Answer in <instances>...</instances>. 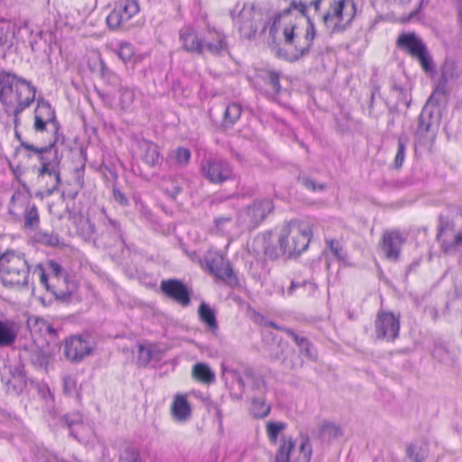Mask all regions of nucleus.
<instances>
[{
    "label": "nucleus",
    "mask_w": 462,
    "mask_h": 462,
    "mask_svg": "<svg viewBox=\"0 0 462 462\" xmlns=\"http://www.w3.org/2000/svg\"><path fill=\"white\" fill-rule=\"evenodd\" d=\"M48 272L50 273L51 281L55 282L59 286L65 288L62 280L68 275H63V269L60 263L53 260H49L47 263Z\"/></svg>",
    "instance_id": "nucleus-40"
},
{
    "label": "nucleus",
    "mask_w": 462,
    "mask_h": 462,
    "mask_svg": "<svg viewBox=\"0 0 462 462\" xmlns=\"http://www.w3.org/2000/svg\"><path fill=\"white\" fill-rule=\"evenodd\" d=\"M113 198L119 205L123 207H126L129 204L127 197L118 188H113Z\"/></svg>",
    "instance_id": "nucleus-56"
},
{
    "label": "nucleus",
    "mask_w": 462,
    "mask_h": 462,
    "mask_svg": "<svg viewBox=\"0 0 462 462\" xmlns=\"http://www.w3.org/2000/svg\"><path fill=\"white\" fill-rule=\"evenodd\" d=\"M33 272L39 273L41 283L44 285L47 291H51L57 300L62 302H68L71 299L76 290V284L74 282L70 281L69 277H65L62 280V283L65 284V288H62L53 281H51V283H49L48 275L42 264H37Z\"/></svg>",
    "instance_id": "nucleus-15"
},
{
    "label": "nucleus",
    "mask_w": 462,
    "mask_h": 462,
    "mask_svg": "<svg viewBox=\"0 0 462 462\" xmlns=\"http://www.w3.org/2000/svg\"><path fill=\"white\" fill-rule=\"evenodd\" d=\"M223 372L230 374L232 377L237 382V383L243 388L244 392H245L247 387V380L244 376V373L241 374L237 370L227 369L226 367H223Z\"/></svg>",
    "instance_id": "nucleus-53"
},
{
    "label": "nucleus",
    "mask_w": 462,
    "mask_h": 462,
    "mask_svg": "<svg viewBox=\"0 0 462 462\" xmlns=\"http://www.w3.org/2000/svg\"><path fill=\"white\" fill-rule=\"evenodd\" d=\"M14 136L20 142L23 148L27 151H32L38 154L42 166L38 169V178L43 179L45 175L52 177V183L46 189L47 195H51L58 189L60 184V164L61 156L59 155L58 151L55 149L51 153L52 149L55 147L57 138L53 139L48 145L43 147H37L28 142L23 140L21 134L17 129H14Z\"/></svg>",
    "instance_id": "nucleus-3"
},
{
    "label": "nucleus",
    "mask_w": 462,
    "mask_h": 462,
    "mask_svg": "<svg viewBox=\"0 0 462 462\" xmlns=\"http://www.w3.org/2000/svg\"><path fill=\"white\" fill-rule=\"evenodd\" d=\"M60 423L69 428L70 434L76 438L72 427L82 423V415L79 412L66 414L60 418Z\"/></svg>",
    "instance_id": "nucleus-44"
},
{
    "label": "nucleus",
    "mask_w": 462,
    "mask_h": 462,
    "mask_svg": "<svg viewBox=\"0 0 462 462\" xmlns=\"http://www.w3.org/2000/svg\"><path fill=\"white\" fill-rule=\"evenodd\" d=\"M192 376L203 383L208 384L215 381V374L209 366L204 363H197L193 365Z\"/></svg>",
    "instance_id": "nucleus-29"
},
{
    "label": "nucleus",
    "mask_w": 462,
    "mask_h": 462,
    "mask_svg": "<svg viewBox=\"0 0 462 462\" xmlns=\"http://www.w3.org/2000/svg\"><path fill=\"white\" fill-rule=\"evenodd\" d=\"M19 327L14 320L0 319V347L12 346L18 335Z\"/></svg>",
    "instance_id": "nucleus-24"
},
{
    "label": "nucleus",
    "mask_w": 462,
    "mask_h": 462,
    "mask_svg": "<svg viewBox=\"0 0 462 462\" xmlns=\"http://www.w3.org/2000/svg\"><path fill=\"white\" fill-rule=\"evenodd\" d=\"M310 6L330 34L345 32L356 14L352 0H312Z\"/></svg>",
    "instance_id": "nucleus-2"
},
{
    "label": "nucleus",
    "mask_w": 462,
    "mask_h": 462,
    "mask_svg": "<svg viewBox=\"0 0 462 462\" xmlns=\"http://www.w3.org/2000/svg\"><path fill=\"white\" fill-rule=\"evenodd\" d=\"M286 428V424L281 421H269L266 424L267 436L271 442L275 443L279 433Z\"/></svg>",
    "instance_id": "nucleus-45"
},
{
    "label": "nucleus",
    "mask_w": 462,
    "mask_h": 462,
    "mask_svg": "<svg viewBox=\"0 0 462 462\" xmlns=\"http://www.w3.org/2000/svg\"><path fill=\"white\" fill-rule=\"evenodd\" d=\"M291 7L299 10V12L307 18L308 22L304 36V42L302 44L298 43L294 45V52L292 53V56L290 59V60L295 61L306 56L310 52V50L313 45V41L316 37V29L314 18L310 17L307 14L309 7L313 8L312 6H310V3L308 5L306 2L302 1H291Z\"/></svg>",
    "instance_id": "nucleus-10"
},
{
    "label": "nucleus",
    "mask_w": 462,
    "mask_h": 462,
    "mask_svg": "<svg viewBox=\"0 0 462 462\" xmlns=\"http://www.w3.org/2000/svg\"><path fill=\"white\" fill-rule=\"evenodd\" d=\"M462 75V62L446 60L441 68L440 77L447 80L457 79Z\"/></svg>",
    "instance_id": "nucleus-33"
},
{
    "label": "nucleus",
    "mask_w": 462,
    "mask_h": 462,
    "mask_svg": "<svg viewBox=\"0 0 462 462\" xmlns=\"http://www.w3.org/2000/svg\"><path fill=\"white\" fill-rule=\"evenodd\" d=\"M134 55V48L130 42H124L119 44L118 56L125 63L131 61Z\"/></svg>",
    "instance_id": "nucleus-46"
},
{
    "label": "nucleus",
    "mask_w": 462,
    "mask_h": 462,
    "mask_svg": "<svg viewBox=\"0 0 462 462\" xmlns=\"http://www.w3.org/2000/svg\"><path fill=\"white\" fill-rule=\"evenodd\" d=\"M139 12V5L136 0H125L116 5L106 17V23L112 30L123 28L134 15Z\"/></svg>",
    "instance_id": "nucleus-14"
},
{
    "label": "nucleus",
    "mask_w": 462,
    "mask_h": 462,
    "mask_svg": "<svg viewBox=\"0 0 462 462\" xmlns=\"http://www.w3.org/2000/svg\"><path fill=\"white\" fill-rule=\"evenodd\" d=\"M27 327L32 333L41 332L45 329L49 335H56L55 328L51 325L48 324L43 319L39 317H30L27 319Z\"/></svg>",
    "instance_id": "nucleus-31"
},
{
    "label": "nucleus",
    "mask_w": 462,
    "mask_h": 462,
    "mask_svg": "<svg viewBox=\"0 0 462 462\" xmlns=\"http://www.w3.org/2000/svg\"><path fill=\"white\" fill-rule=\"evenodd\" d=\"M273 202L270 199H260L254 200L250 205L241 210L238 214L240 226L252 231L273 212Z\"/></svg>",
    "instance_id": "nucleus-7"
},
{
    "label": "nucleus",
    "mask_w": 462,
    "mask_h": 462,
    "mask_svg": "<svg viewBox=\"0 0 462 462\" xmlns=\"http://www.w3.org/2000/svg\"><path fill=\"white\" fill-rule=\"evenodd\" d=\"M30 265L24 254L6 251L0 256V280L5 287L28 288Z\"/></svg>",
    "instance_id": "nucleus-5"
},
{
    "label": "nucleus",
    "mask_w": 462,
    "mask_h": 462,
    "mask_svg": "<svg viewBox=\"0 0 462 462\" xmlns=\"http://www.w3.org/2000/svg\"><path fill=\"white\" fill-rule=\"evenodd\" d=\"M300 452L304 462H310L312 448L310 443V439L307 436L302 437V440L300 446Z\"/></svg>",
    "instance_id": "nucleus-51"
},
{
    "label": "nucleus",
    "mask_w": 462,
    "mask_h": 462,
    "mask_svg": "<svg viewBox=\"0 0 462 462\" xmlns=\"http://www.w3.org/2000/svg\"><path fill=\"white\" fill-rule=\"evenodd\" d=\"M182 191V188L178 184H173L171 188H165L164 192L171 199H176V197Z\"/></svg>",
    "instance_id": "nucleus-62"
},
{
    "label": "nucleus",
    "mask_w": 462,
    "mask_h": 462,
    "mask_svg": "<svg viewBox=\"0 0 462 462\" xmlns=\"http://www.w3.org/2000/svg\"><path fill=\"white\" fill-rule=\"evenodd\" d=\"M137 147L140 151V159L149 167L157 166L162 157L159 147L152 142L146 139L137 141Z\"/></svg>",
    "instance_id": "nucleus-22"
},
{
    "label": "nucleus",
    "mask_w": 462,
    "mask_h": 462,
    "mask_svg": "<svg viewBox=\"0 0 462 462\" xmlns=\"http://www.w3.org/2000/svg\"><path fill=\"white\" fill-rule=\"evenodd\" d=\"M190 151L188 148L182 146L176 148L169 153V158L180 167L188 165L190 161Z\"/></svg>",
    "instance_id": "nucleus-36"
},
{
    "label": "nucleus",
    "mask_w": 462,
    "mask_h": 462,
    "mask_svg": "<svg viewBox=\"0 0 462 462\" xmlns=\"http://www.w3.org/2000/svg\"><path fill=\"white\" fill-rule=\"evenodd\" d=\"M12 45H13V42L9 38L8 31L1 28L0 29V46H6L7 48H10Z\"/></svg>",
    "instance_id": "nucleus-60"
},
{
    "label": "nucleus",
    "mask_w": 462,
    "mask_h": 462,
    "mask_svg": "<svg viewBox=\"0 0 462 462\" xmlns=\"http://www.w3.org/2000/svg\"><path fill=\"white\" fill-rule=\"evenodd\" d=\"M199 316L202 322H204L212 333L217 330V322L214 310L206 303H201L199 308Z\"/></svg>",
    "instance_id": "nucleus-30"
},
{
    "label": "nucleus",
    "mask_w": 462,
    "mask_h": 462,
    "mask_svg": "<svg viewBox=\"0 0 462 462\" xmlns=\"http://www.w3.org/2000/svg\"><path fill=\"white\" fill-rule=\"evenodd\" d=\"M294 447L295 443L291 438L283 439L277 450L274 462H293L291 459V452Z\"/></svg>",
    "instance_id": "nucleus-32"
},
{
    "label": "nucleus",
    "mask_w": 462,
    "mask_h": 462,
    "mask_svg": "<svg viewBox=\"0 0 462 462\" xmlns=\"http://www.w3.org/2000/svg\"><path fill=\"white\" fill-rule=\"evenodd\" d=\"M307 285H310V286H312V284L307 281H302V282H295V281H292L291 282V285L288 289V294L289 295H292L293 292L297 290V289H300V288H304L306 287Z\"/></svg>",
    "instance_id": "nucleus-61"
},
{
    "label": "nucleus",
    "mask_w": 462,
    "mask_h": 462,
    "mask_svg": "<svg viewBox=\"0 0 462 462\" xmlns=\"http://www.w3.org/2000/svg\"><path fill=\"white\" fill-rule=\"evenodd\" d=\"M120 103L125 108L131 106L134 100V92L132 88L127 87H121L120 88Z\"/></svg>",
    "instance_id": "nucleus-49"
},
{
    "label": "nucleus",
    "mask_w": 462,
    "mask_h": 462,
    "mask_svg": "<svg viewBox=\"0 0 462 462\" xmlns=\"http://www.w3.org/2000/svg\"><path fill=\"white\" fill-rule=\"evenodd\" d=\"M310 240L311 230L309 225L294 219L281 229L279 247L273 244L272 233H263L254 239L252 250L256 254H263L269 260H276L281 255L294 259L308 249Z\"/></svg>",
    "instance_id": "nucleus-1"
},
{
    "label": "nucleus",
    "mask_w": 462,
    "mask_h": 462,
    "mask_svg": "<svg viewBox=\"0 0 462 462\" xmlns=\"http://www.w3.org/2000/svg\"><path fill=\"white\" fill-rule=\"evenodd\" d=\"M33 102H29V99L27 98L26 102H20L17 105H14V106L4 107L5 113L7 116H13V122L14 125V129H17L18 126L21 124L20 120V115L27 108L29 107Z\"/></svg>",
    "instance_id": "nucleus-37"
},
{
    "label": "nucleus",
    "mask_w": 462,
    "mask_h": 462,
    "mask_svg": "<svg viewBox=\"0 0 462 462\" xmlns=\"http://www.w3.org/2000/svg\"><path fill=\"white\" fill-rule=\"evenodd\" d=\"M171 416L177 421H185L190 416V406L184 395H176L171 407Z\"/></svg>",
    "instance_id": "nucleus-26"
},
{
    "label": "nucleus",
    "mask_w": 462,
    "mask_h": 462,
    "mask_svg": "<svg viewBox=\"0 0 462 462\" xmlns=\"http://www.w3.org/2000/svg\"><path fill=\"white\" fill-rule=\"evenodd\" d=\"M125 459L128 462H143L138 450L133 447H127L124 450Z\"/></svg>",
    "instance_id": "nucleus-55"
},
{
    "label": "nucleus",
    "mask_w": 462,
    "mask_h": 462,
    "mask_svg": "<svg viewBox=\"0 0 462 462\" xmlns=\"http://www.w3.org/2000/svg\"><path fill=\"white\" fill-rule=\"evenodd\" d=\"M161 290L168 297L174 300L183 307H186L190 303V292L188 287L180 280H163L161 282Z\"/></svg>",
    "instance_id": "nucleus-19"
},
{
    "label": "nucleus",
    "mask_w": 462,
    "mask_h": 462,
    "mask_svg": "<svg viewBox=\"0 0 462 462\" xmlns=\"http://www.w3.org/2000/svg\"><path fill=\"white\" fill-rule=\"evenodd\" d=\"M298 180L309 190L317 191V190H324L326 189V185L323 183H318L313 179L310 178L307 175L300 174L298 177Z\"/></svg>",
    "instance_id": "nucleus-47"
},
{
    "label": "nucleus",
    "mask_w": 462,
    "mask_h": 462,
    "mask_svg": "<svg viewBox=\"0 0 462 462\" xmlns=\"http://www.w3.org/2000/svg\"><path fill=\"white\" fill-rule=\"evenodd\" d=\"M180 40L186 51L196 54H202L204 52L203 41L192 27L185 26L181 28L180 30Z\"/></svg>",
    "instance_id": "nucleus-21"
},
{
    "label": "nucleus",
    "mask_w": 462,
    "mask_h": 462,
    "mask_svg": "<svg viewBox=\"0 0 462 462\" xmlns=\"http://www.w3.org/2000/svg\"><path fill=\"white\" fill-rule=\"evenodd\" d=\"M47 125L52 127L54 139L57 138L60 124L56 118L55 111L49 102L42 99L38 100L37 106L34 110L33 129L36 133L46 131Z\"/></svg>",
    "instance_id": "nucleus-13"
},
{
    "label": "nucleus",
    "mask_w": 462,
    "mask_h": 462,
    "mask_svg": "<svg viewBox=\"0 0 462 462\" xmlns=\"http://www.w3.org/2000/svg\"><path fill=\"white\" fill-rule=\"evenodd\" d=\"M439 124V118L436 115V109L424 106L418 117L415 132L417 141L422 145L431 143L436 137Z\"/></svg>",
    "instance_id": "nucleus-9"
},
{
    "label": "nucleus",
    "mask_w": 462,
    "mask_h": 462,
    "mask_svg": "<svg viewBox=\"0 0 462 462\" xmlns=\"http://www.w3.org/2000/svg\"><path fill=\"white\" fill-rule=\"evenodd\" d=\"M232 221V217H216L215 220H214V224H215V227L218 230V231H221L222 228L224 227V226L227 223H230Z\"/></svg>",
    "instance_id": "nucleus-64"
},
{
    "label": "nucleus",
    "mask_w": 462,
    "mask_h": 462,
    "mask_svg": "<svg viewBox=\"0 0 462 462\" xmlns=\"http://www.w3.org/2000/svg\"><path fill=\"white\" fill-rule=\"evenodd\" d=\"M437 240L445 253L456 251L462 245V228L440 215Z\"/></svg>",
    "instance_id": "nucleus-12"
},
{
    "label": "nucleus",
    "mask_w": 462,
    "mask_h": 462,
    "mask_svg": "<svg viewBox=\"0 0 462 462\" xmlns=\"http://www.w3.org/2000/svg\"><path fill=\"white\" fill-rule=\"evenodd\" d=\"M257 16H260V14H257L253 6L245 5L237 17L233 18L243 37L247 39L254 37L258 30Z\"/></svg>",
    "instance_id": "nucleus-18"
},
{
    "label": "nucleus",
    "mask_w": 462,
    "mask_h": 462,
    "mask_svg": "<svg viewBox=\"0 0 462 462\" xmlns=\"http://www.w3.org/2000/svg\"><path fill=\"white\" fill-rule=\"evenodd\" d=\"M216 42H208L204 44V51L207 50L213 55H219L227 50L226 36L220 32H215Z\"/></svg>",
    "instance_id": "nucleus-34"
},
{
    "label": "nucleus",
    "mask_w": 462,
    "mask_h": 462,
    "mask_svg": "<svg viewBox=\"0 0 462 462\" xmlns=\"http://www.w3.org/2000/svg\"><path fill=\"white\" fill-rule=\"evenodd\" d=\"M202 176L212 184L220 185L235 179L234 168L226 159L208 157L200 164Z\"/></svg>",
    "instance_id": "nucleus-8"
},
{
    "label": "nucleus",
    "mask_w": 462,
    "mask_h": 462,
    "mask_svg": "<svg viewBox=\"0 0 462 462\" xmlns=\"http://www.w3.org/2000/svg\"><path fill=\"white\" fill-rule=\"evenodd\" d=\"M284 333H286L289 337L292 338L294 343L300 348V353L304 354L306 356L311 358L313 355L311 354V343L310 340L301 335L297 334L295 331L291 329H284Z\"/></svg>",
    "instance_id": "nucleus-35"
},
{
    "label": "nucleus",
    "mask_w": 462,
    "mask_h": 462,
    "mask_svg": "<svg viewBox=\"0 0 462 462\" xmlns=\"http://www.w3.org/2000/svg\"><path fill=\"white\" fill-rule=\"evenodd\" d=\"M41 241L42 244L50 246H57L60 243L59 236L55 233L41 234Z\"/></svg>",
    "instance_id": "nucleus-54"
},
{
    "label": "nucleus",
    "mask_w": 462,
    "mask_h": 462,
    "mask_svg": "<svg viewBox=\"0 0 462 462\" xmlns=\"http://www.w3.org/2000/svg\"><path fill=\"white\" fill-rule=\"evenodd\" d=\"M30 359L32 364L38 368L46 369L49 364V356L41 349L32 351Z\"/></svg>",
    "instance_id": "nucleus-43"
},
{
    "label": "nucleus",
    "mask_w": 462,
    "mask_h": 462,
    "mask_svg": "<svg viewBox=\"0 0 462 462\" xmlns=\"http://www.w3.org/2000/svg\"><path fill=\"white\" fill-rule=\"evenodd\" d=\"M294 29L295 26L286 27L283 31L284 41L286 44H292L294 40Z\"/></svg>",
    "instance_id": "nucleus-63"
},
{
    "label": "nucleus",
    "mask_w": 462,
    "mask_h": 462,
    "mask_svg": "<svg viewBox=\"0 0 462 462\" xmlns=\"http://www.w3.org/2000/svg\"><path fill=\"white\" fill-rule=\"evenodd\" d=\"M280 78L281 74L274 70H267L262 76L263 82L272 88L273 92L275 95L280 94L282 90Z\"/></svg>",
    "instance_id": "nucleus-41"
},
{
    "label": "nucleus",
    "mask_w": 462,
    "mask_h": 462,
    "mask_svg": "<svg viewBox=\"0 0 462 462\" xmlns=\"http://www.w3.org/2000/svg\"><path fill=\"white\" fill-rule=\"evenodd\" d=\"M448 80L440 77L434 91L430 96V102H431L437 96H448L447 83Z\"/></svg>",
    "instance_id": "nucleus-52"
},
{
    "label": "nucleus",
    "mask_w": 462,
    "mask_h": 462,
    "mask_svg": "<svg viewBox=\"0 0 462 462\" xmlns=\"http://www.w3.org/2000/svg\"><path fill=\"white\" fill-rule=\"evenodd\" d=\"M406 455L413 462H423L428 456V452L422 446L410 444L406 448Z\"/></svg>",
    "instance_id": "nucleus-42"
},
{
    "label": "nucleus",
    "mask_w": 462,
    "mask_h": 462,
    "mask_svg": "<svg viewBox=\"0 0 462 462\" xmlns=\"http://www.w3.org/2000/svg\"><path fill=\"white\" fill-rule=\"evenodd\" d=\"M36 88L32 83L18 75L0 71V103L4 107L14 106L20 102L35 100Z\"/></svg>",
    "instance_id": "nucleus-4"
},
{
    "label": "nucleus",
    "mask_w": 462,
    "mask_h": 462,
    "mask_svg": "<svg viewBox=\"0 0 462 462\" xmlns=\"http://www.w3.org/2000/svg\"><path fill=\"white\" fill-rule=\"evenodd\" d=\"M241 106L236 103H232L226 107L224 113V125L232 126L241 116Z\"/></svg>",
    "instance_id": "nucleus-38"
},
{
    "label": "nucleus",
    "mask_w": 462,
    "mask_h": 462,
    "mask_svg": "<svg viewBox=\"0 0 462 462\" xmlns=\"http://www.w3.org/2000/svg\"><path fill=\"white\" fill-rule=\"evenodd\" d=\"M206 266L210 273L225 283L234 286L238 283L229 261L223 254L217 252H208L204 257Z\"/></svg>",
    "instance_id": "nucleus-11"
},
{
    "label": "nucleus",
    "mask_w": 462,
    "mask_h": 462,
    "mask_svg": "<svg viewBox=\"0 0 462 462\" xmlns=\"http://www.w3.org/2000/svg\"><path fill=\"white\" fill-rule=\"evenodd\" d=\"M92 346L81 337L72 336L66 339L64 344V355L72 362L81 361L91 354Z\"/></svg>",
    "instance_id": "nucleus-20"
},
{
    "label": "nucleus",
    "mask_w": 462,
    "mask_h": 462,
    "mask_svg": "<svg viewBox=\"0 0 462 462\" xmlns=\"http://www.w3.org/2000/svg\"><path fill=\"white\" fill-rule=\"evenodd\" d=\"M405 243V237L397 230L384 231L379 247L386 259L396 262L400 258L401 250Z\"/></svg>",
    "instance_id": "nucleus-17"
},
{
    "label": "nucleus",
    "mask_w": 462,
    "mask_h": 462,
    "mask_svg": "<svg viewBox=\"0 0 462 462\" xmlns=\"http://www.w3.org/2000/svg\"><path fill=\"white\" fill-rule=\"evenodd\" d=\"M104 227L105 229L101 236L103 238H109V241H107L108 246H113L117 242L125 244L123 232L118 221L106 217V221L104 222Z\"/></svg>",
    "instance_id": "nucleus-25"
},
{
    "label": "nucleus",
    "mask_w": 462,
    "mask_h": 462,
    "mask_svg": "<svg viewBox=\"0 0 462 462\" xmlns=\"http://www.w3.org/2000/svg\"><path fill=\"white\" fill-rule=\"evenodd\" d=\"M152 358V351L150 348L139 345L137 364L139 366H146Z\"/></svg>",
    "instance_id": "nucleus-48"
},
{
    "label": "nucleus",
    "mask_w": 462,
    "mask_h": 462,
    "mask_svg": "<svg viewBox=\"0 0 462 462\" xmlns=\"http://www.w3.org/2000/svg\"><path fill=\"white\" fill-rule=\"evenodd\" d=\"M396 45L399 49L406 51L412 58L418 60L425 72H431L434 64L426 45L413 32H403L398 36Z\"/></svg>",
    "instance_id": "nucleus-6"
},
{
    "label": "nucleus",
    "mask_w": 462,
    "mask_h": 462,
    "mask_svg": "<svg viewBox=\"0 0 462 462\" xmlns=\"http://www.w3.org/2000/svg\"><path fill=\"white\" fill-rule=\"evenodd\" d=\"M76 390V381L72 376H65L63 379V391L66 394H71Z\"/></svg>",
    "instance_id": "nucleus-57"
},
{
    "label": "nucleus",
    "mask_w": 462,
    "mask_h": 462,
    "mask_svg": "<svg viewBox=\"0 0 462 462\" xmlns=\"http://www.w3.org/2000/svg\"><path fill=\"white\" fill-rule=\"evenodd\" d=\"M258 317L260 318L259 323L261 325L264 326V327L273 328H275L277 330H281V331H283V332H284V329H289L288 328H283V327H281V326L277 325L275 322H273L272 320L266 319L262 315H258Z\"/></svg>",
    "instance_id": "nucleus-59"
},
{
    "label": "nucleus",
    "mask_w": 462,
    "mask_h": 462,
    "mask_svg": "<svg viewBox=\"0 0 462 462\" xmlns=\"http://www.w3.org/2000/svg\"><path fill=\"white\" fill-rule=\"evenodd\" d=\"M341 435L340 427L329 421H324L319 430V438L322 442H330Z\"/></svg>",
    "instance_id": "nucleus-27"
},
{
    "label": "nucleus",
    "mask_w": 462,
    "mask_h": 462,
    "mask_svg": "<svg viewBox=\"0 0 462 462\" xmlns=\"http://www.w3.org/2000/svg\"><path fill=\"white\" fill-rule=\"evenodd\" d=\"M251 401V412L254 418L263 419L269 415L271 406L265 402L264 395H253Z\"/></svg>",
    "instance_id": "nucleus-28"
},
{
    "label": "nucleus",
    "mask_w": 462,
    "mask_h": 462,
    "mask_svg": "<svg viewBox=\"0 0 462 462\" xmlns=\"http://www.w3.org/2000/svg\"><path fill=\"white\" fill-rule=\"evenodd\" d=\"M406 152V143L402 137L398 140V149L394 159V167L399 169L402 166Z\"/></svg>",
    "instance_id": "nucleus-50"
},
{
    "label": "nucleus",
    "mask_w": 462,
    "mask_h": 462,
    "mask_svg": "<svg viewBox=\"0 0 462 462\" xmlns=\"http://www.w3.org/2000/svg\"><path fill=\"white\" fill-rule=\"evenodd\" d=\"M328 243V246H329L330 250L332 251L333 254L338 259H343L344 254H342V248L340 247L338 243L336 242L335 240H330Z\"/></svg>",
    "instance_id": "nucleus-58"
},
{
    "label": "nucleus",
    "mask_w": 462,
    "mask_h": 462,
    "mask_svg": "<svg viewBox=\"0 0 462 462\" xmlns=\"http://www.w3.org/2000/svg\"><path fill=\"white\" fill-rule=\"evenodd\" d=\"M244 376L247 380V387L245 393L253 395H264L266 393V383L263 377L257 374L252 367L244 369Z\"/></svg>",
    "instance_id": "nucleus-23"
},
{
    "label": "nucleus",
    "mask_w": 462,
    "mask_h": 462,
    "mask_svg": "<svg viewBox=\"0 0 462 462\" xmlns=\"http://www.w3.org/2000/svg\"><path fill=\"white\" fill-rule=\"evenodd\" d=\"M40 223L39 213L37 207L32 204L28 205L24 213V227L27 229H35Z\"/></svg>",
    "instance_id": "nucleus-39"
},
{
    "label": "nucleus",
    "mask_w": 462,
    "mask_h": 462,
    "mask_svg": "<svg viewBox=\"0 0 462 462\" xmlns=\"http://www.w3.org/2000/svg\"><path fill=\"white\" fill-rule=\"evenodd\" d=\"M400 320L392 312H378L375 320V335L379 339L393 341L399 336Z\"/></svg>",
    "instance_id": "nucleus-16"
}]
</instances>
